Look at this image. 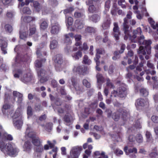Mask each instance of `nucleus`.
<instances>
[{
	"label": "nucleus",
	"mask_w": 158,
	"mask_h": 158,
	"mask_svg": "<svg viewBox=\"0 0 158 158\" xmlns=\"http://www.w3.org/2000/svg\"><path fill=\"white\" fill-rule=\"evenodd\" d=\"M142 31L140 27H138L136 30L133 31V35L131 36L130 35L128 39L132 42H138L139 45H143V46H141L139 47L138 51V53L139 54H142L145 55L146 52L145 51L144 48L146 50L147 53L148 55H150L151 52V45L152 44V41L150 40H145L144 37L143 35L139 36L141 35Z\"/></svg>",
	"instance_id": "obj_1"
},
{
	"label": "nucleus",
	"mask_w": 158,
	"mask_h": 158,
	"mask_svg": "<svg viewBox=\"0 0 158 158\" xmlns=\"http://www.w3.org/2000/svg\"><path fill=\"white\" fill-rule=\"evenodd\" d=\"M13 73L15 77L19 78L22 82L25 83L30 82L33 78L31 73H26L21 69L15 70Z\"/></svg>",
	"instance_id": "obj_2"
},
{
	"label": "nucleus",
	"mask_w": 158,
	"mask_h": 158,
	"mask_svg": "<svg viewBox=\"0 0 158 158\" xmlns=\"http://www.w3.org/2000/svg\"><path fill=\"white\" fill-rule=\"evenodd\" d=\"M132 13L130 11L128 12L127 14L126 15V17L124 19V22L123 23V31H124L125 35L124 39L126 40L130 36V31L129 30V26L128 25V22L127 19H131V18Z\"/></svg>",
	"instance_id": "obj_3"
},
{
	"label": "nucleus",
	"mask_w": 158,
	"mask_h": 158,
	"mask_svg": "<svg viewBox=\"0 0 158 158\" xmlns=\"http://www.w3.org/2000/svg\"><path fill=\"white\" fill-rule=\"evenodd\" d=\"M69 86L71 89L73 91H77V93L80 94L84 91V90L82 87L80 86L77 82V79L74 77H72L69 81Z\"/></svg>",
	"instance_id": "obj_4"
},
{
	"label": "nucleus",
	"mask_w": 158,
	"mask_h": 158,
	"mask_svg": "<svg viewBox=\"0 0 158 158\" xmlns=\"http://www.w3.org/2000/svg\"><path fill=\"white\" fill-rule=\"evenodd\" d=\"M13 124L18 129L20 128L23 124L22 116L19 110H17L12 116Z\"/></svg>",
	"instance_id": "obj_5"
},
{
	"label": "nucleus",
	"mask_w": 158,
	"mask_h": 158,
	"mask_svg": "<svg viewBox=\"0 0 158 158\" xmlns=\"http://www.w3.org/2000/svg\"><path fill=\"white\" fill-rule=\"evenodd\" d=\"M122 109L118 110L115 112L112 115V118L115 121H118L119 119L120 116L122 115V117L124 121L126 120L129 116L128 111L125 110H122Z\"/></svg>",
	"instance_id": "obj_6"
},
{
	"label": "nucleus",
	"mask_w": 158,
	"mask_h": 158,
	"mask_svg": "<svg viewBox=\"0 0 158 158\" xmlns=\"http://www.w3.org/2000/svg\"><path fill=\"white\" fill-rule=\"evenodd\" d=\"M6 154L12 157H15L17 155L19 151L15 145L8 143L6 145Z\"/></svg>",
	"instance_id": "obj_7"
},
{
	"label": "nucleus",
	"mask_w": 158,
	"mask_h": 158,
	"mask_svg": "<svg viewBox=\"0 0 158 158\" xmlns=\"http://www.w3.org/2000/svg\"><path fill=\"white\" fill-rule=\"evenodd\" d=\"M53 59L56 64L55 66L56 71L59 72L62 70V67L61 66L63 63V60L61 55L60 54H57L54 56Z\"/></svg>",
	"instance_id": "obj_8"
},
{
	"label": "nucleus",
	"mask_w": 158,
	"mask_h": 158,
	"mask_svg": "<svg viewBox=\"0 0 158 158\" xmlns=\"http://www.w3.org/2000/svg\"><path fill=\"white\" fill-rule=\"evenodd\" d=\"M38 76L40 83H43L48 81V78L47 75L51 73H47L43 69H38L37 70Z\"/></svg>",
	"instance_id": "obj_9"
},
{
	"label": "nucleus",
	"mask_w": 158,
	"mask_h": 158,
	"mask_svg": "<svg viewBox=\"0 0 158 158\" xmlns=\"http://www.w3.org/2000/svg\"><path fill=\"white\" fill-rule=\"evenodd\" d=\"M82 150L81 146H76L72 149L70 152V156H68V158H78L80 154L81 151Z\"/></svg>",
	"instance_id": "obj_10"
},
{
	"label": "nucleus",
	"mask_w": 158,
	"mask_h": 158,
	"mask_svg": "<svg viewBox=\"0 0 158 158\" xmlns=\"http://www.w3.org/2000/svg\"><path fill=\"white\" fill-rule=\"evenodd\" d=\"M124 151L126 155L129 156L131 158H135L136 157V154L137 153V150L135 148H128L127 146L124 148Z\"/></svg>",
	"instance_id": "obj_11"
},
{
	"label": "nucleus",
	"mask_w": 158,
	"mask_h": 158,
	"mask_svg": "<svg viewBox=\"0 0 158 158\" xmlns=\"http://www.w3.org/2000/svg\"><path fill=\"white\" fill-rule=\"evenodd\" d=\"M28 35V29L26 26H21L19 31L20 38L21 39L25 40Z\"/></svg>",
	"instance_id": "obj_12"
},
{
	"label": "nucleus",
	"mask_w": 158,
	"mask_h": 158,
	"mask_svg": "<svg viewBox=\"0 0 158 158\" xmlns=\"http://www.w3.org/2000/svg\"><path fill=\"white\" fill-rule=\"evenodd\" d=\"M35 136V133L32 131L31 126L30 124L27 125V128L25 132L26 138H31L32 139Z\"/></svg>",
	"instance_id": "obj_13"
},
{
	"label": "nucleus",
	"mask_w": 158,
	"mask_h": 158,
	"mask_svg": "<svg viewBox=\"0 0 158 158\" xmlns=\"http://www.w3.org/2000/svg\"><path fill=\"white\" fill-rule=\"evenodd\" d=\"M79 48L77 47H73L72 52V56L75 60H78L82 57V54L81 51L78 50L77 52H75Z\"/></svg>",
	"instance_id": "obj_14"
},
{
	"label": "nucleus",
	"mask_w": 158,
	"mask_h": 158,
	"mask_svg": "<svg viewBox=\"0 0 158 158\" xmlns=\"http://www.w3.org/2000/svg\"><path fill=\"white\" fill-rule=\"evenodd\" d=\"M0 132L1 134L0 135H1L0 139L2 141H5L6 140L11 141L13 139V136L11 135L8 134L6 132L4 131L2 128V131Z\"/></svg>",
	"instance_id": "obj_15"
},
{
	"label": "nucleus",
	"mask_w": 158,
	"mask_h": 158,
	"mask_svg": "<svg viewBox=\"0 0 158 158\" xmlns=\"http://www.w3.org/2000/svg\"><path fill=\"white\" fill-rule=\"evenodd\" d=\"M114 27L113 28V35L115 40L118 41L119 39V35L120 34L119 30V28L118 26V24L117 23H114Z\"/></svg>",
	"instance_id": "obj_16"
},
{
	"label": "nucleus",
	"mask_w": 158,
	"mask_h": 158,
	"mask_svg": "<svg viewBox=\"0 0 158 158\" xmlns=\"http://www.w3.org/2000/svg\"><path fill=\"white\" fill-rule=\"evenodd\" d=\"M86 70V69L84 65L74 66L73 68L74 72H76L78 73L84 75Z\"/></svg>",
	"instance_id": "obj_17"
},
{
	"label": "nucleus",
	"mask_w": 158,
	"mask_h": 158,
	"mask_svg": "<svg viewBox=\"0 0 158 158\" xmlns=\"http://www.w3.org/2000/svg\"><path fill=\"white\" fill-rule=\"evenodd\" d=\"M149 102L148 100L143 99H138L135 102V106L138 109L139 106H143L146 105H148Z\"/></svg>",
	"instance_id": "obj_18"
},
{
	"label": "nucleus",
	"mask_w": 158,
	"mask_h": 158,
	"mask_svg": "<svg viewBox=\"0 0 158 158\" xmlns=\"http://www.w3.org/2000/svg\"><path fill=\"white\" fill-rule=\"evenodd\" d=\"M94 2L93 0H89L86 2V4L89 6L88 10L90 13H94L96 10V7L94 5Z\"/></svg>",
	"instance_id": "obj_19"
},
{
	"label": "nucleus",
	"mask_w": 158,
	"mask_h": 158,
	"mask_svg": "<svg viewBox=\"0 0 158 158\" xmlns=\"http://www.w3.org/2000/svg\"><path fill=\"white\" fill-rule=\"evenodd\" d=\"M110 24L111 19L109 15H107L102 25L103 29L106 30L108 28L110 27Z\"/></svg>",
	"instance_id": "obj_20"
},
{
	"label": "nucleus",
	"mask_w": 158,
	"mask_h": 158,
	"mask_svg": "<svg viewBox=\"0 0 158 158\" xmlns=\"http://www.w3.org/2000/svg\"><path fill=\"white\" fill-rule=\"evenodd\" d=\"M25 61V60L24 59V58H21L17 55L16 57L15 63V64H13L12 66L14 67L20 66V65L24 64Z\"/></svg>",
	"instance_id": "obj_21"
},
{
	"label": "nucleus",
	"mask_w": 158,
	"mask_h": 158,
	"mask_svg": "<svg viewBox=\"0 0 158 158\" xmlns=\"http://www.w3.org/2000/svg\"><path fill=\"white\" fill-rule=\"evenodd\" d=\"M64 42L66 44H70L72 43L71 39H73L74 34L73 33H70L64 35Z\"/></svg>",
	"instance_id": "obj_22"
},
{
	"label": "nucleus",
	"mask_w": 158,
	"mask_h": 158,
	"mask_svg": "<svg viewBox=\"0 0 158 158\" xmlns=\"http://www.w3.org/2000/svg\"><path fill=\"white\" fill-rule=\"evenodd\" d=\"M0 47L1 50L4 54L7 53L6 48L7 47V43L2 37H0Z\"/></svg>",
	"instance_id": "obj_23"
},
{
	"label": "nucleus",
	"mask_w": 158,
	"mask_h": 158,
	"mask_svg": "<svg viewBox=\"0 0 158 158\" xmlns=\"http://www.w3.org/2000/svg\"><path fill=\"white\" fill-rule=\"evenodd\" d=\"M32 145L30 142L27 141L25 142L23 146V151L28 153H30L32 150Z\"/></svg>",
	"instance_id": "obj_24"
},
{
	"label": "nucleus",
	"mask_w": 158,
	"mask_h": 158,
	"mask_svg": "<svg viewBox=\"0 0 158 158\" xmlns=\"http://www.w3.org/2000/svg\"><path fill=\"white\" fill-rule=\"evenodd\" d=\"M51 29V33L53 34H58L60 30V27L58 23H55L54 24H52Z\"/></svg>",
	"instance_id": "obj_25"
},
{
	"label": "nucleus",
	"mask_w": 158,
	"mask_h": 158,
	"mask_svg": "<svg viewBox=\"0 0 158 158\" xmlns=\"http://www.w3.org/2000/svg\"><path fill=\"white\" fill-rule=\"evenodd\" d=\"M73 118L70 114L65 115L64 117V123L67 125H70L72 123Z\"/></svg>",
	"instance_id": "obj_26"
},
{
	"label": "nucleus",
	"mask_w": 158,
	"mask_h": 158,
	"mask_svg": "<svg viewBox=\"0 0 158 158\" xmlns=\"http://www.w3.org/2000/svg\"><path fill=\"white\" fill-rule=\"evenodd\" d=\"M97 78L98 88L100 89L102 84L105 82V79L102 75L99 73L97 74Z\"/></svg>",
	"instance_id": "obj_27"
},
{
	"label": "nucleus",
	"mask_w": 158,
	"mask_h": 158,
	"mask_svg": "<svg viewBox=\"0 0 158 158\" xmlns=\"http://www.w3.org/2000/svg\"><path fill=\"white\" fill-rule=\"evenodd\" d=\"M13 94L14 98L16 97L18 98L17 102L19 104L21 103L23 100V95L21 94L16 91H14L13 93Z\"/></svg>",
	"instance_id": "obj_28"
},
{
	"label": "nucleus",
	"mask_w": 158,
	"mask_h": 158,
	"mask_svg": "<svg viewBox=\"0 0 158 158\" xmlns=\"http://www.w3.org/2000/svg\"><path fill=\"white\" fill-rule=\"evenodd\" d=\"M119 97L123 98L125 97L127 94L126 88L124 87H120L118 89Z\"/></svg>",
	"instance_id": "obj_29"
},
{
	"label": "nucleus",
	"mask_w": 158,
	"mask_h": 158,
	"mask_svg": "<svg viewBox=\"0 0 158 158\" xmlns=\"http://www.w3.org/2000/svg\"><path fill=\"white\" fill-rule=\"evenodd\" d=\"M75 39L76 42L75 44V46L76 47L80 48V45L81 44V36L80 35H74L73 38Z\"/></svg>",
	"instance_id": "obj_30"
},
{
	"label": "nucleus",
	"mask_w": 158,
	"mask_h": 158,
	"mask_svg": "<svg viewBox=\"0 0 158 158\" xmlns=\"http://www.w3.org/2000/svg\"><path fill=\"white\" fill-rule=\"evenodd\" d=\"M35 151L36 152L34 153L35 158H36L35 156L37 155V157H40V155H39L38 152L41 153L42 152L44 151V148L42 144L39 146H37L35 148Z\"/></svg>",
	"instance_id": "obj_31"
},
{
	"label": "nucleus",
	"mask_w": 158,
	"mask_h": 158,
	"mask_svg": "<svg viewBox=\"0 0 158 158\" xmlns=\"http://www.w3.org/2000/svg\"><path fill=\"white\" fill-rule=\"evenodd\" d=\"M48 27V24L44 19H42L40 20V28L41 29L44 30Z\"/></svg>",
	"instance_id": "obj_32"
},
{
	"label": "nucleus",
	"mask_w": 158,
	"mask_h": 158,
	"mask_svg": "<svg viewBox=\"0 0 158 158\" xmlns=\"http://www.w3.org/2000/svg\"><path fill=\"white\" fill-rule=\"evenodd\" d=\"M84 23L82 21L79 20H76L74 23L75 27L78 29H81L84 27Z\"/></svg>",
	"instance_id": "obj_33"
},
{
	"label": "nucleus",
	"mask_w": 158,
	"mask_h": 158,
	"mask_svg": "<svg viewBox=\"0 0 158 158\" xmlns=\"http://www.w3.org/2000/svg\"><path fill=\"white\" fill-rule=\"evenodd\" d=\"M32 142L33 144L36 146L40 145L42 142L38 137H35V136L32 139Z\"/></svg>",
	"instance_id": "obj_34"
},
{
	"label": "nucleus",
	"mask_w": 158,
	"mask_h": 158,
	"mask_svg": "<svg viewBox=\"0 0 158 158\" xmlns=\"http://www.w3.org/2000/svg\"><path fill=\"white\" fill-rule=\"evenodd\" d=\"M148 20L151 25L152 27L154 29H156L158 32V24L156 23L155 24V22L152 18H149ZM157 34L158 35V33Z\"/></svg>",
	"instance_id": "obj_35"
},
{
	"label": "nucleus",
	"mask_w": 158,
	"mask_h": 158,
	"mask_svg": "<svg viewBox=\"0 0 158 158\" xmlns=\"http://www.w3.org/2000/svg\"><path fill=\"white\" fill-rule=\"evenodd\" d=\"M35 17L31 16H26L24 17H22V19L26 23H29L31 21H34L35 20Z\"/></svg>",
	"instance_id": "obj_36"
},
{
	"label": "nucleus",
	"mask_w": 158,
	"mask_h": 158,
	"mask_svg": "<svg viewBox=\"0 0 158 158\" xmlns=\"http://www.w3.org/2000/svg\"><path fill=\"white\" fill-rule=\"evenodd\" d=\"M37 33L36 27L35 25H34L30 27L29 33V35L30 36L33 35Z\"/></svg>",
	"instance_id": "obj_37"
},
{
	"label": "nucleus",
	"mask_w": 158,
	"mask_h": 158,
	"mask_svg": "<svg viewBox=\"0 0 158 158\" xmlns=\"http://www.w3.org/2000/svg\"><path fill=\"white\" fill-rule=\"evenodd\" d=\"M32 2L34 8L37 12H39L41 9V6L40 4L37 1H33Z\"/></svg>",
	"instance_id": "obj_38"
},
{
	"label": "nucleus",
	"mask_w": 158,
	"mask_h": 158,
	"mask_svg": "<svg viewBox=\"0 0 158 158\" xmlns=\"http://www.w3.org/2000/svg\"><path fill=\"white\" fill-rule=\"evenodd\" d=\"M45 46V44L44 43H41L40 44L39 46H37L36 53L37 56L38 57H40L41 56V54L40 53V50L41 48H43Z\"/></svg>",
	"instance_id": "obj_39"
},
{
	"label": "nucleus",
	"mask_w": 158,
	"mask_h": 158,
	"mask_svg": "<svg viewBox=\"0 0 158 158\" xmlns=\"http://www.w3.org/2000/svg\"><path fill=\"white\" fill-rule=\"evenodd\" d=\"M57 42L56 40H53L50 42V48L52 49H54L57 48Z\"/></svg>",
	"instance_id": "obj_40"
},
{
	"label": "nucleus",
	"mask_w": 158,
	"mask_h": 158,
	"mask_svg": "<svg viewBox=\"0 0 158 158\" xmlns=\"http://www.w3.org/2000/svg\"><path fill=\"white\" fill-rule=\"evenodd\" d=\"M100 19V16L96 14L94 15L90 18L91 20L95 23H96L99 21Z\"/></svg>",
	"instance_id": "obj_41"
},
{
	"label": "nucleus",
	"mask_w": 158,
	"mask_h": 158,
	"mask_svg": "<svg viewBox=\"0 0 158 158\" xmlns=\"http://www.w3.org/2000/svg\"><path fill=\"white\" fill-rule=\"evenodd\" d=\"M15 15V13L12 10H8L6 13V17L9 19L13 18Z\"/></svg>",
	"instance_id": "obj_42"
},
{
	"label": "nucleus",
	"mask_w": 158,
	"mask_h": 158,
	"mask_svg": "<svg viewBox=\"0 0 158 158\" xmlns=\"http://www.w3.org/2000/svg\"><path fill=\"white\" fill-rule=\"evenodd\" d=\"M142 121L140 119H139L135 122V123L134 124V126L136 129H141L142 128V125L141 123Z\"/></svg>",
	"instance_id": "obj_43"
},
{
	"label": "nucleus",
	"mask_w": 158,
	"mask_h": 158,
	"mask_svg": "<svg viewBox=\"0 0 158 158\" xmlns=\"http://www.w3.org/2000/svg\"><path fill=\"white\" fill-rule=\"evenodd\" d=\"M1 140L2 141L1 139ZM3 141H2L0 142V149L2 151L6 154V145L5 146V144Z\"/></svg>",
	"instance_id": "obj_44"
},
{
	"label": "nucleus",
	"mask_w": 158,
	"mask_h": 158,
	"mask_svg": "<svg viewBox=\"0 0 158 158\" xmlns=\"http://www.w3.org/2000/svg\"><path fill=\"white\" fill-rule=\"evenodd\" d=\"M135 140L138 143H142L143 141V138L142 135L140 134H137Z\"/></svg>",
	"instance_id": "obj_45"
},
{
	"label": "nucleus",
	"mask_w": 158,
	"mask_h": 158,
	"mask_svg": "<svg viewBox=\"0 0 158 158\" xmlns=\"http://www.w3.org/2000/svg\"><path fill=\"white\" fill-rule=\"evenodd\" d=\"M110 0H108L106 2L105 5V10L104 11V13L105 14H106V13L109 11L110 6Z\"/></svg>",
	"instance_id": "obj_46"
},
{
	"label": "nucleus",
	"mask_w": 158,
	"mask_h": 158,
	"mask_svg": "<svg viewBox=\"0 0 158 158\" xmlns=\"http://www.w3.org/2000/svg\"><path fill=\"white\" fill-rule=\"evenodd\" d=\"M53 124L52 123H49L46 124L45 128V130L48 131H51L52 129Z\"/></svg>",
	"instance_id": "obj_47"
},
{
	"label": "nucleus",
	"mask_w": 158,
	"mask_h": 158,
	"mask_svg": "<svg viewBox=\"0 0 158 158\" xmlns=\"http://www.w3.org/2000/svg\"><path fill=\"white\" fill-rule=\"evenodd\" d=\"M95 29L93 27H87L85 29V33H92L95 32Z\"/></svg>",
	"instance_id": "obj_48"
},
{
	"label": "nucleus",
	"mask_w": 158,
	"mask_h": 158,
	"mask_svg": "<svg viewBox=\"0 0 158 158\" xmlns=\"http://www.w3.org/2000/svg\"><path fill=\"white\" fill-rule=\"evenodd\" d=\"M118 5L123 8H126V2L125 0H117Z\"/></svg>",
	"instance_id": "obj_49"
},
{
	"label": "nucleus",
	"mask_w": 158,
	"mask_h": 158,
	"mask_svg": "<svg viewBox=\"0 0 158 158\" xmlns=\"http://www.w3.org/2000/svg\"><path fill=\"white\" fill-rule=\"evenodd\" d=\"M82 83L83 85L86 88H89L90 87V81L86 79H84L83 80Z\"/></svg>",
	"instance_id": "obj_50"
},
{
	"label": "nucleus",
	"mask_w": 158,
	"mask_h": 158,
	"mask_svg": "<svg viewBox=\"0 0 158 158\" xmlns=\"http://www.w3.org/2000/svg\"><path fill=\"white\" fill-rule=\"evenodd\" d=\"M145 135L147 141L148 142H152V135L150 132L148 131H146Z\"/></svg>",
	"instance_id": "obj_51"
},
{
	"label": "nucleus",
	"mask_w": 158,
	"mask_h": 158,
	"mask_svg": "<svg viewBox=\"0 0 158 158\" xmlns=\"http://www.w3.org/2000/svg\"><path fill=\"white\" fill-rule=\"evenodd\" d=\"M45 61L46 59H43L40 60H36L35 63V66L38 68H40L41 66V62H45Z\"/></svg>",
	"instance_id": "obj_52"
},
{
	"label": "nucleus",
	"mask_w": 158,
	"mask_h": 158,
	"mask_svg": "<svg viewBox=\"0 0 158 158\" xmlns=\"http://www.w3.org/2000/svg\"><path fill=\"white\" fill-rule=\"evenodd\" d=\"M83 62L84 64H90L91 63V60L89 59L88 56L86 55H85L83 57Z\"/></svg>",
	"instance_id": "obj_53"
},
{
	"label": "nucleus",
	"mask_w": 158,
	"mask_h": 158,
	"mask_svg": "<svg viewBox=\"0 0 158 158\" xmlns=\"http://www.w3.org/2000/svg\"><path fill=\"white\" fill-rule=\"evenodd\" d=\"M22 12L24 14H31V11L30 8L27 7H23L22 10Z\"/></svg>",
	"instance_id": "obj_54"
},
{
	"label": "nucleus",
	"mask_w": 158,
	"mask_h": 158,
	"mask_svg": "<svg viewBox=\"0 0 158 158\" xmlns=\"http://www.w3.org/2000/svg\"><path fill=\"white\" fill-rule=\"evenodd\" d=\"M5 29L6 31L9 32H11L13 30L12 26L10 24H6L5 26Z\"/></svg>",
	"instance_id": "obj_55"
},
{
	"label": "nucleus",
	"mask_w": 158,
	"mask_h": 158,
	"mask_svg": "<svg viewBox=\"0 0 158 158\" xmlns=\"http://www.w3.org/2000/svg\"><path fill=\"white\" fill-rule=\"evenodd\" d=\"M140 94L144 96H146L148 95V91L144 88L141 89L140 90Z\"/></svg>",
	"instance_id": "obj_56"
},
{
	"label": "nucleus",
	"mask_w": 158,
	"mask_h": 158,
	"mask_svg": "<svg viewBox=\"0 0 158 158\" xmlns=\"http://www.w3.org/2000/svg\"><path fill=\"white\" fill-rule=\"evenodd\" d=\"M114 153L117 156H120L123 154V152L120 149L117 148L114 150Z\"/></svg>",
	"instance_id": "obj_57"
},
{
	"label": "nucleus",
	"mask_w": 158,
	"mask_h": 158,
	"mask_svg": "<svg viewBox=\"0 0 158 158\" xmlns=\"http://www.w3.org/2000/svg\"><path fill=\"white\" fill-rule=\"evenodd\" d=\"M106 85L107 86L111 88L114 89V86L113 84L110 81L109 79H107L106 80Z\"/></svg>",
	"instance_id": "obj_58"
},
{
	"label": "nucleus",
	"mask_w": 158,
	"mask_h": 158,
	"mask_svg": "<svg viewBox=\"0 0 158 158\" xmlns=\"http://www.w3.org/2000/svg\"><path fill=\"white\" fill-rule=\"evenodd\" d=\"M134 12L137 14L136 17L138 19H142L143 14H141L139 11H135Z\"/></svg>",
	"instance_id": "obj_59"
},
{
	"label": "nucleus",
	"mask_w": 158,
	"mask_h": 158,
	"mask_svg": "<svg viewBox=\"0 0 158 158\" xmlns=\"http://www.w3.org/2000/svg\"><path fill=\"white\" fill-rule=\"evenodd\" d=\"M80 48H81V50H83L85 53H86L85 51L88 49L89 47L86 43H84L83 44L82 47L81 48L80 47Z\"/></svg>",
	"instance_id": "obj_60"
},
{
	"label": "nucleus",
	"mask_w": 158,
	"mask_h": 158,
	"mask_svg": "<svg viewBox=\"0 0 158 158\" xmlns=\"http://www.w3.org/2000/svg\"><path fill=\"white\" fill-rule=\"evenodd\" d=\"M120 53L118 51H115L114 52V56L112 57V59L114 60L118 59L120 57Z\"/></svg>",
	"instance_id": "obj_61"
},
{
	"label": "nucleus",
	"mask_w": 158,
	"mask_h": 158,
	"mask_svg": "<svg viewBox=\"0 0 158 158\" xmlns=\"http://www.w3.org/2000/svg\"><path fill=\"white\" fill-rule=\"evenodd\" d=\"M10 106L9 104L4 103L3 106L2 108V111L3 114H4V111L5 110H8L10 108Z\"/></svg>",
	"instance_id": "obj_62"
},
{
	"label": "nucleus",
	"mask_w": 158,
	"mask_h": 158,
	"mask_svg": "<svg viewBox=\"0 0 158 158\" xmlns=\"http://www.w3.org/2000/svg\"><path fill=\"white\" fill-rule=\"evenodd\" d=\"M66 22L69 26H70L72 25L73 22V19L71 17H69L66 20Z\"/></svg>",
	"instance_id": "obj_63"
},
{
	"label": "nucleus",
	"mask_w": 158,
	"mask_h": 158,
	"mask_svg": "<svg viewBox=\"0 0 158 158\" xmlns=\"http://www.w3.org/2000/svg\"><path fill=\"white\" fill-rule=\"evenodd\" d=\"M154 48L155 51V57L158 59V44L154 46Z\"/></svg>",
	"instance_id": "obj_64"
}]
</instances>
